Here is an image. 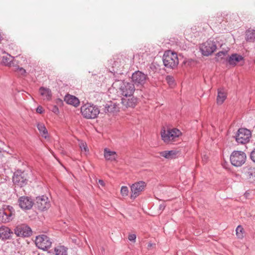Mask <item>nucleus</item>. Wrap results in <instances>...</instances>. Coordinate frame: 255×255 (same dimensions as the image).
Returning a JSON list of instances; mask_svg holds the SVG:
<instances>
[{"label": "nucleus", "mask_w": 255, "mask_h": 255, "mask_svg": "<svg viewBox=\"0 0 255 255\" xmlns=\"http://www.w3.org/2000/svg\"><path fill=\"white\" fill-rule=\"evenodd\" d=\"M113 86L117 88L118 93L123 97L132 96L135 91L134 84L131 82L118 80L113 84Z\"/></svg>", "instance_id": "nucleus-1"}, {"label": "nucleus", "mask_w": 255, "mask_h": 255, "mask_svg": "<svg viewBox=\"0 0 255 255\" xmlns=\"http://www.w3.org/2000/svg\"><path fill=\"white\" fill-rule=\"evenodd\" d=\"M182 132L176 128L162 129L161 131L162 139L167 144H171L181 135Z\"/></svg>", "instance_id": "nucleus-2"}, {"label": "nucleus", "mask_w": 255, "mask_h": 255, "mask_svg": "<svg viewBox=\"0 0 255 255\" xmlns=\"http://www.w3.org/2000/svg\"><path fill=\"white\" fill-rule=\"evenodd\" d=\"M81 113L85 118L94 119L99 114L100 110L97 106L87 103L81 106Z\"/></svg>", "instance_id": "nucleus-3"}, {"label": "nucleus", "mask_w": 255, "mask_h": 255, "mask_svg": "<svg viewBox=\"0 0 255 255\" xmlns=\"http://www.w3.org/2000/svg\"><path fill=\"white\" fill-rule=\"evenodd\" d=\"M164 65L167 68H173L178 64V58L175 52L171 50L166 51L162 58Z\"/></svg>", "instance_id": "nucleus-4"}, {"label": "nucleus", "mask_w": 255, "mask_h": 255, "mask_svg": "<svg viewBox=\"0 0 255 255\" xmlns=\"http://www.w3.org/2000/svg\"><path fill=\"white\" fill-rule=\"evenodd\" d=\"M246 153L242 151H234L230 155L231 164L236 167H240L243 165L246 160Z\"/></svg>", "instance_id": "nucleus-5"}, {"label": "nucleus", "mask_w": 255, "mask_h": 255, "mask_svg": "<svg viewBox=\"0 0 255 255\" xmlns=\"http://www.w3.org/2000/svg\"><path fill=\"white\" fill-rule=\"evenodd\" d=\"M15 215V211L12 207L9 205H4L0 210V220L3 223H8L11 221Z\"/></svg>", "instance_id": "nucleus-6"}, {"label": "nucleus", "mask_w": 255, "mask_h": 255, "mask_svg": "<svg viewBox=\"0 0 255 255\" xmlns=\"http://www.w3.org/2000/svg\"><path fill=\"white\" fill-rule=\"evenodd\" d=\"M252 136L251 132L247 128H239L234 136L237 142L244 144L249 142Z\"/></svg>", "instance_id": "nucleus-7"}, {"label": "nucleus", "mask_w": 255, "mask_h": 255, "mask_svg": "<svg viewBox=\"0 0 255 255\" xmlns=\"http://www.w3.org/2000/svg\"><path fill=\"white\" fill-rule=\"evenodd\" d=\"M35 244L39 249L45 251L51 247L52 242L48 237L42 234L36 237Z\"/></svg>", "instance_id": "nucleus-8"}, {"label": "nucleus", "mask_w": 255, "mask_h": 255, "mask_svg": "<svg viewBox=\"0 0 255 255\" xmlns=\"http://www.w3.org/2000/svg\"><path fill=\"white\" fill-rule=\"evenodd\" d=\"M217 46L215 43L209 40L202 44L200 46V49L202 54L204 56H209L213 53L216 49Z\"/></svg>", "instance_id": "nucleus-9"}, {"label": "nucleus", "mask_w": 255, "mask_h": 255, "mask_svg": "<svg viewBox=\"0 0 255 255\" xmlns=\"http://www.w3.org/2000/svg\"><path fill=\"white\" fill-rule=\"evenodd\" d=\"M12 181L15 185L20 187L25 185L27 181L25 173L21 170H17L14 173Z\"/></svg>", "instance_id": "nucleus-10"}, {"label": "nucleus", "mask_w": 255, "mask_h": 255, "mask_svg": "<svg viewBox=\"0 0 255 255\" xmlns=\"http://www.w3.org/2000/svg\"><path fill=\"white\" fill-rule=\"evenodd\" d=\"M145 186V182L142 181H140L132 184L130 186L131 191L130 198L132 199L136 198L144 190Z\"/></svg>", "instance_id": "nucleus-11"}, {"label": "nucleus", "mask_w": 255, "mask_h": 255, "mask_svg": "<svg viewBox=\"0 0 255 255\" xmlns=\"http://www.w3.org/2000/svg\"><path fill=\"white\" fill-rule=\"evenodd\" d=\"M147 76L143 73L137 71L132 75V82L137 86H142L145 83Z\"/></svg>", "instance_id": "nucleus-12"}, {"label": "nucleus", "mask_w": 255, "mask_h": 255, "mask_svg": "<svg viewBox=\"0 0 255 255\" xmlns=\"http://www.w3.org/2000/svg\"><path fill=\"white\" fill-rule=\"evenodd\" d=\"M14 233L18 237H29L31 235L32 231L27 225L21 224L15 227Z\"/></svg>", "instance_id": "nucleus-13"}, {"label": "nucleus", "mask_w": 255, "mask_h": 255, "mask_svg": "<svg viewBox=\"0 0 255 255\" xmlns=\"http://www.w3.org/2000/svg\"><path fill=\"white\" fill-rule=\"evenodd\" d=\"M35 202L37 208L41 211L47 209L50 206L48 197L44 195L37 197Z\"/></svg>", "instance_id": "nucleus-14"}, {"label": "nucleus", "mask_w": 255, "mask_h": 255, "mask_svg": "<svg viewBox=\"0 0 255 255\" xmlns=\"http://www.w3.org/2000/svg\"><path fill=\"white\" fill-rule=\"evenodd\" d=\"M137 99L134 97L132 96L123 97L121 99V104L122 105V108L126 109L128 108L134 107L137 103Z\"/></svg>", "instance_id": "nucleus-15"}, {"label": "nucleus", "mask_w": 255, "mask_h": 255, "mask_svg": "<svg viewBox=\"0 0 255 255\" xmlns=\"http://www.w3.org/2000/svg\"><path fill=\"white\" fill-rule=\"evenodd\" d=\"M120 108L119 104L110 101L104 105L103 111L105 113L115 114L119 112Z\"/></svg>", "instance_id": "nucleus-16"}, {"label": "nucleus", "mask_w": 255, "mask_h": 255, "mask_svg": "<svg viewBox=\"0 0 255 255\" xmlns=\"http://www.w3.org/2000/svg\"><path fill=\"white\" fill-rule=\"evenodd\" d=\"M19 207L23 210H29L33 205L32 200L27 196H22L18 200Z\"/></svg>", "instance_id": "nucleus-17"}, {"label": "nucleus", "mask_w": 255, "mask_h": 255, "mask_svg": "<svg viewBox=\"0 0 255 255\" xmlns=\"http://www.w3.org/2000/svg\"><path fill=\"white\" fill-rule=\"evenodd\" d=\"M228 63L233 66H235L238 64L240 65H243L244 64V57L238 54H233L229 56L227 59Z\"/></svg>", "instance_id": "nucleus-18"}, {"label": "nucleus", "mask_w": 255, "mask_h": 255, "mask_svg": "<svg viewBox=\"0 0 255 255\" xmlns=\"http://www.w3.org/2000/svg\"><path fill=\"white\" fill-rule=\"evenodd\" d=\"M13 232L7 227H0V239L2 240H6L11 238Z\"/></svg>", "instance_id": "nucleus-19"}, {"label": "nucleus", "mask_w": 255, "mask_h": 255, "mask_svg": "<svg viewBox=\"0 0 255 255\" xmlns=\"http://www.w3.org/2000/svg\"><path fill=\"white\" fill-rule=\"evenodd\" d=\"M104 156L106 160L109 161H115L118 158V154L115 151L111 150L108 148L104 149Z\"/></svg>", "instance_id": "nucleus-20"}, {"label": "nucleus", "mask_w": 255, "mask_h": 255, "mask_svg": "<svg viewBox=\"0 0 255 255\" xmlns=\"http://www.w3.org/2000/svg\"><path fill=\"white\" fill-rule=\"evenodd\" d=\"M64 101L67 104L73 105L76 107H77L80 103L79 100L77 97L69 94H67L65 96Z\"/></svg>", "instance_id": "nucleus-21"}, {"label": "nucleus", "mask_w": 255, "mask_h": 255, "mask_svg": "<svg viewBox=\"0 0 255 255\" xmlns=\"http://www.w3.org/2000/svg\"><path fill=\"white\" fill-rule=\"evenodd\" d=\"M39 93L43 97V100L50 101L52 98V92L50 89L41 87L39 88Z\"/></svg>", "instance_id": "nucleus-22"}, {"label": "nucleus", "mask_w": 255, "mask_h": 255, "mask_svg": "<svg viewBox=\"0 0 255 255\" xmlns=\"http://www.w3.org/2000/svg\"><path fill=\"white\" fill-rule=\"evenodd\" d=\"M37 128L41 134V135L46 138L48 136V133L45 125L43 124L38 123L37 124Z\"/></svg>", "instance_id": "nucleus-23"}, {"label": "nucleus", "mask_w": 255, "mask_h": 255, "mask_svg": "<svg viewBox=\"0 0 255 255\" xmlns=\"http://www.w3.org/2000/svg\"><path fill=\"white\" fill-rule=\"evenodd\" d=\"M226 99V94L223 89H219L217 98V103L222 105Z\"/></svg>", "instance_id": "nucleus-24"}, {"label": "nucleus", "mask_w": 255, "mask_h": 255, "mask_svg": "<svg viewBox=\"0 0 255 255\" xmlns=\"http://www.w3.org/2000/svg\"><path fill=\"white\" fill-rule=\"evenodd\" d=\"M246 40L249 42L255 41V30H248L246 32Z\"/></svg>", "instance_id": "nucleus-25"}, {"label": "nucleus", "mask_w": 255, "mask_h": 255, "mask_svg": "<svg viewBox=\"0 0 255 255\" xmlns=\"http://www.w3.org/2000/svg\"><path fill=\"white\" fill-rule=\"evenodd\" d=\"M176 154V151L174 150L163 151L160 153V155L165 158L171 159L174 158Z\"/></svg>", "instance_id": "nucleus-26"}, {"label": "nucleus", "mask_w": 255, "mask_h": 255, "mask_svg": "<svg viewBox=\"0 0 255 255\" xmlns=\"http://www.w3.org/2000/svg\"><path fill=\"white\" fill-rule=\"evenodd\" d=\"M56 255H67V249L63 246H59L54 249Z\"/></svg>", "instance_id": "nucleus-27"}, {"label": "nucleus", "mask_w": 255, "mask_h": 255, "mask_svg": "<svg viewBox=\"0 0 255 255\" xmlns=\"http://www.w3.org/2000/svg\"><path fill=\"white\" fill-rule=\"evenodd\" d=\"M236 235L239 239H243L244 237V230L242 226H238L236 230Z\"/></svg>", "instance_id": "nucleus-28"}, {"label": "nucleus", "mask_w": 255, "mask_h": 255, "mask_svg": "<svg viewBox=\"0 0 255 255\" xmlns=\"http://www.w3.org/2000/svg\"><path fill=\"white\" fill-rule=\"evenodd\" d=\"M129 191L128 188L126 186H123L121 189V194L123 196H127Z\"/></svg>", "instance_id": "nucleus-29"}, {"label": "nucleus", "mask_w": 255, "mask_h": 255, "mask_svg": "<svg viewBox=\"0 0 255 255\" xmlns=\"http://www.w3.org/2000/svg\"><path fill=\"white\" fill-rule=\"evenodd\" d=\"M166 81L169 86H172L174 85V78L170 75L166 76Z\"/></svg>", "instance_id": "nucleus-30"}, {"label": "nucleus", "mask_w": 255, "mask_h": 255, "mask_svg": "<svg viewBox=\"0 0 255 255\" xmlns=\"http://www.w3.org/2000/svg\"><path fill=\"white\" fill-rule=\"evenodd\" d=\"M2 62L5 65H10L12 60L10 59V58L7 56H3Z\"/></svg>", "instance_id": "nucleus-31"}, {"label": "nucleus", "mask_w": 255, "mask_h": 255, "mask_svg": "<svg viewBox=\"0 0 255 255\" xmlns=\"http://www.w3.org/2000/svg\"><path fill=\"white\" fill-rule=\"evenodd\" d=\"M15 71L20 75L24 76L26 73V71L22 67H17Z\"/></svg>", "instance_id": "nucleus-32"}, {"label": "nucleus", "mask_w": 255, "mask_h": 255, "mask_svg": "<svg viewBox=\"0 0 255 255\" xmlns=\"http://www.w3.org/2000/svg\"><path fill=\"white\" fill-rule=\"evenodd\" d=\"M80 147L82 151H84L85 152L88 151L87 144L85 142H81L80 143Z\"/></svg>", "instance_id": "nucleus-33"}, {"label": "nucleus", "mask_w": 255, "mask_h": 255, "mask_svg": "<svg viewBox=\"0 0 255 255\" xmlns=\"http://www.w3.org/2000/svg\"><path fill=\"white\" fill-rule=\"evenodd\" d=\"M250 158L255 163V148L253 150V151L250 153Z\"/></svg>", "instance_id": "nucleus-34"}, {"label": "nucleus", "mask_w": 255, "mask_h": 255, "mask_svg": "<svg viewBox=\"0 0 255 255\" xmlns=\"http://www.w3.org/2000/svg\"><path fill=\"white\" fill-rule=\"evenodd\" d=\"M128 239L131 242H135L136 240V235L135 234L129 235Z\"/></svg>", "instance_id": "nucleus-35"}, {"label": "nucleus", "mask_w": 255, "mask_h": 255, "mask_svg": "<svg viewBox=\"0 0 255 255\" xmlns=\"http://www.w3.org/2000/svg\"><path fill=\"white\" fill-rule=\"evenodd\" d=\"M51 111L55 114H58L59 112V109L57 106H54L51 109Z\"/></svg>", "instance_id": "nucleus-36"}, {"label": "nucleus", "mask_w": 255, "mask_h": 255, "mask_svg": "<svg viewBox=\"0 0 255 255\" xmlns=\"http://www.w3.org/2000/svg\"><path fill=\"white\" fill-rule=\"evenodd\" d=\"M36 112L38 113H39V114H42L43 113V108L40 106H39L37 109H36Z\"/></svg>", "instance_id": "nucleus-37"}, {"label": "nucleus", "mask_w": 255, "mask_h": 255, "mask_svg": "<svg viewBox=\"0 0 255 255\" xmlns=\"http://www.w3.org/2000/svg\"><path fill=\"white\" fill-rule=\"evenodd\" d=\"M227 54V52L225 51H220L217 53V56L218 57H221L222 58V56H225Z\"/></svg>", "instance_id": "nucleus-38"}, {"label": "nucleus", "mask_w": 255, "mask_h": 255, "mask_svg": "<svg viewBox=\"0 0 255 255\" xmlns=\"http://www.w3.org/2000/svg\"><path fill=\"white\" fill-rule=\"evenodd\" d=\"M165 207V205L164 204H161L159 205V209L160 210L162 211L164 210Z\"/></svg>", "instance_id": "nucleus-39"}, {"label": "nucleus", "mask_w": 255, "mask_h": 255, "mask_svg": "<svg viewBox=\"0 0 255 255\" xmlns=\"http://www.w3.org/2000/svg\"><path fill=\"white\" fill-rule=\"evenodd\" d=\"M208 159V157L206 156V155H204L203 157H202V160L204 161V162H206L207 160Z\"/></svg>", "instance_id": "nucleus-40"}, {"label": "nucleus", "mask_w": 255, "mask_h": 255, "mask_svg": "<svg viewBox=\"0 0 255 255\" xmlns=\"http://www.w3.org/2000/svg\"><path fill=\"white\" fill-rule=\"evenodd\" d=\"M98 182H99V183L101 185H102V186H104L105 185V183H104V181H103V180H99V181H98Z\"/></svg>", "instance_id": "nucleus-41"}, {"label": "nucleus", "mask_w": 255, "mask_h": 255, "mask_svg": "<svg viewBox=\"0 0 255 255\" xmlns=\"http://www.w3.org/2000/svg\"><path fill=\"white\" fill-rule=\"evenodd\" d=\"M2 39V36L1 35V32H0V41Z\"/></svg>", "instance_id": "nucleus-42"}, {"label": "nucleus", "mask_w": 255, "mask_h": 255, "mask_svg": "<svg viewBox=\"0 0 255 255\" xmlns=\"http://www.w3.org/2000/svg\"><path fill=\"white\" fill-rule=\"evenodd\" d=\"M5 52L3 51V50L2 49H1L0 48V53H4Z\"/></svg>", "instance_id": "nucleus-43"}, {"label": "nucleus", "mask_w": 255, "mask_h": 255, "mask_svg": "<svg viewBox=\"0 0 255 255\" xmlns=\"http://www.w3.org/2000/svg\"><path fill=\"white\" fill-rule=\"evenodd\" d=\"M152 246V244L151 243L148 244V247H150Z\"/></svg>", "instance_id": "nucleus-44"}]
</instances>
